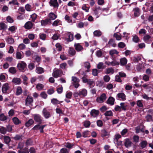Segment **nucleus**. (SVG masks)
Wrapping results in <instances>:
<instances>
[{"label":"nucleus","mask_w":153,"mask_h":153,"mask_svg":"<svg viewBox=\"0 0 153 153\" xmlns=\"http://www.w3.org/2000/svg\"><path fill=\"white\" fill-rule=\"evenodd\" d=\"M132 40L134 42L137 43L139 42L140 39L137 36L134 35L132 36Z\"/></svg>","instance_id":"43"},{"label":"nucleus","mask_w":153,"mask_h":153,"mask_svg":"<svg viewBox=\"0 0 153 153\" xmlns=\"http://www.w3.org/2000/svg\"><path fill=\"white\" fill-rule=\"evenodd\" d=\"M120 108L122 110L126 111L127 109V105L124 102H121L120 103Z\"/></svg>","instance_id":"28"},{"label":"nucleus","mask_w":153,"mask_h":153,"mask_svg":"<svg viewBox=\"0 0 153 153\" xmlns=\"http://www.w3.org/2000/svg\"><path fill=\"white\" fill-rule=\"evenodd\" d=\"M121 136L120 134H116L114 136V142H117L118 139L121 138Z\"/></svg>","instance_id":"47"},{"label":"nucleus","mask_w":153,"mask_h":153,"mask_svg":"<svg viewBox=\"0 0 153 153\" xmlns=\"http://www.w3.org/2000/svg\"><path fill=\"white\" fill-rule=\"evenodd\" d=\"M23 137L22 135H16L14 137V139L16 140H19L22 139Z\"/></svg>","instance_id":"53"},{"label":"nucleus","mask_w":153,"mask_h":153,"mask_svg":"<svg viewBox=\"0 0 153 153\" xmlns=\"http://www.w3.org/2000/svg\"><path fill=\"white\" fill-rule=\"evenodd\" d=\"M110 79V77L108 75H105L103 77V79L105 82H108Z\"/></svg>","instance_id":"63"},{"label":"nucleus","mask_w":153,"mask_h":153,"mask_svg":"<svg viewBox=\"0 0 153 153\" xmlns=\"http://www.w3.org/2000/svg\"><path fill=\"white\" fill-rule=\"evenodd\" d=\"M108 45H109V47L112 46L113 47H115L116 45V44L115 43V41L113 39H110L108 42Z\"/></svg>","instance_id":"19"},{"label":"nucleus","mask_w":153,"mask_h":153,"mask_svg":"<svg viewBox=\"0 0 153 153\" xmlns=\"http://www.w3.org/2000/svg\"><path fill=\"white\" fill-rule=\"evenodd\" d=\"M49 4L51 6H53L54 8H58L59 4L57 0H50Z\"/></svg>","instance_id":"10"},{"label":"nucleus","mask_w":153,"mask_h":153,"mask_svg":"<svg viewBox=\"0 0 153 153\" xmlns=\"http://www.w3.org/2000/svg\"><path fill=\"white\" fill-rule=\"evenodd\" d=\"M37 15L35 13H33L31 15L30 17L32 19V21L33 22H35L37 18Z\"/></svg>","instance_id":"60"},{"label":"nucleus","mask_w":153,"mask_h":153,"mask_svg":"<svg viewBox=\"0 0 153 153\" xmlns=\"http://www.w3.org/2000/svg\"><path fill=\"white\" fill-rule=\"evenodd\" d=\"M34 123V121L32 119H30L25 123V125L27 127H29L33 125Z\"/></svg>","instance_id":"20"},{"label":"nucleus","mask_w":153,"mask_h":153,"mask_svg":"<svg viewBox=\"0 0 153 153\" xmlns=\"http://www.w3.org/2000/svg\"><path fill=\"white\" fill-rule=\"evenodd\" d=\"M25 105L28 106L30 105H32V104L33 102V98L30 95H28L25 99Z\"/></svg>","instance_id":"8"},{"label":"nucleus","mask_w":153,"mask_h":153,"mask_svg":"<svg viewBox=\"0 0 153 153\" xmlns=\"http://www.w3.org/2000/svg\"><path fill=\"white\" fill-rule=\"evenodd\" d=\"M0 132L2 134H5L6 133L7 129L4 127H1L0 128Z\"/></svg>","instance_id":"52"},{"label":"nucleus","mask_w":153,"mask_h":153,"mask_svg":"<svg viewBox=\"0 0 153 153\" xmlns=\"http://www.w3.org/2000/svg\"><path fill=\"white\" fill-rule=\"evenodd\" d=\"M27 64L23 61H20L17 64V67L18 70L21 71H23L26 68Z\"/></svg>","instance_id":"4"},{"label":"nucleus","mask_w":153,"mask_h":153,"mask_svg":"<svg viewBox=\"0 0 153 153\" xmlns=\"http://www.w3.org/2000/svg\"><path fill=\"white\" fill-rule=\"evenodd\" d=\"M84 65L85 67L87 69V72H89V69L91 67L90 63L88 62H85L84 63Z\"/></svg>","instance_id":"48"},{"label":"nucleus","mask_w":153,"mask_h":153,"mask_svg":"<svg viewBox=\"0 0 153 153\" xmlns=\"http://www.w3.org/2000/svg\"><path fill=\"white\" fill-rule=\"evenodd\" d=\"M22 92V90L20 87H18L16 89V94L17 95H20Z\"/></svg>","instance_id":"46"},{"label":"nucleus","mask_w":153,"mask_h":153,"mask_svg":"<svg viewBox=\"0 0 153 153\" xmlns=\"http://www.w3.org/2000/svg\"><path fill=\"white\" fill-rule=\"evenodd\" d=\"M132 142L130 140L128 139H126L125 140L124 143L125 146L127 147L128 148L131 146Z\"/></svg>","instance_id":"21"},{"label":"nucleus","mask_w":153,"mask_h":153,"mask_svg":"<svg viewBox=\"0 0 153 153\" xmlns=\"http://www.w3.org/2000/svg\"><path fill=\"white\" fill-rule=\"evenodd\" d=\"M94 35L96 36H100L102 35V32L100 30H95L94 32Z\"/></svg>","instance_id":"39"},{"label":"nucleus","mask_w":153,"mask_h":153,"mask_svg":"<svg viewBox=\"0 0 153 153\" xmlns=\"http://www.w3.org/2000/svg\"><path fill=\"white\" fill-rule=\"evenodd\" d=\"M114 72V70L112 68H107L106 70V74H113Z\"/></svg>","instance_id":"44"},{"label":"nucleus","mask_w":153,"mask_h":153,"mask_svg":"<svg viewBox=\"0 0 153 153\" xmlns=\"http://www.w3.org/2000/svg\"><path fill=\"white\" fill-rule=\"evenodd\" d=\"M7 28V26L3 23H0V30L5 29Z\"/></svg>","instance_id":"55"},{"label":"nucleus","mask_w":153,"mask_h":153,"mask_svg":"<svg viewBox=\"0 0 153 153\" xmlns=\"http://www.w3.org/2000/svg\"><path fill=\"white\" fill-rule=\"evenodd\" d=\"M35 64L33 63H30L28 64V68L29 70H31L34 68Z\"/></svg>","instance_id":"62"},{"label":"nucleus","mask_w":153,"mask_h":153,"mask_svg":"<svg viewBox=\"0 0 153 153\" xmlns=\"http://www.w3.org/2000/svg\"><path fill=\"white\" fill-rule=\"evenodd\" d=\"M59 68L62 69L66 70L68 68V65L66 62L61 63L59 65Z\"/></svg>","instance_id":"25"},{"label":"nucleus","mask_w":153,"mask_h":153,"mask_svg":"<svg viewBox=\"0 0 153 153\" xmlns=\"http://www.w3.org/2000/svg\"><path fill=\"white\" fill-rule=\"evenodd\" d=\"M119 52L115 49H112L109 51V54L111 56H113L114 54H118Z\"/></svg>","instance_id":"42"},{"label":"nucleus","mask_w":153,"mask_h":153,"mask_svg":"<svg viewBox=\"0 0 153 153\" xmlns=\"http://www.w3.org/2000/svg\"><path fill=\"white\" fill-rule=\"evenodd\" d=\"M41 97L44 99H46L47 98L48 95L46 92L45 91L42 92L40 94Z\"/></svg>","instance_id":"58"},{"label":"nucleus","mask_w":153,"mask_h":153,"mask_svg":"<svg viewBox=\"0 0 153 153\" xmlns=\"http://www.w3.org/2000/svg\"><path fill=\"white\" fill-rule=\"evenodd\" d=\"M99 113V111L96 110H92L91 112V115L94 117L98 116Z\"/></svg>","instance_id":"30"},{"label":"nucleus","mask_w":153,"mask_h":153,"mask_svg":"<svg viewBox=\"0 0 153 153\" xmlns=\"http://www.w3.org/2000/svg\"><path fill=\"white\" fill-rule=\"evenodd\" d=\"M90 124L91 123L88 120H86L83 123V125L86 128L89 127Z\"/></svg>","instance_id":"57"},{"label":"nucleus","mask_w":153,"mask_h":153,"mask_svg":"<svg viewBox=\"0 0 153 153\" xmlns=\"http://www.w3.org/2000/svg\"><path fill=\"white\" fill-rule=\"evenodd\" d=\"M43 116L46 119H48L51 116L50 112L45 108H44L42 111Z\"/></svg>","instance_id":"9"},{"label":"nucleus","mask_w":153,"mask_h":153,"mask_svg":"<svg viewBox=\"0 0 153 153\" xmlns=\"http://www.w3.org/2000/svg\"><path fill=\"white\" fill-rule=\"evenodd\" d=\"M36 71L38 74H41L44 72V69L41 67H36Z\"/></svg>","instance_id":"26"},{"label":"nucleus","mask_w":153,"mask_h":153,"mask_svg":"<svg viewBox=\"0 0 153 153\" xmlns=\"http://www.w3.org/2000/svg\"><path fill=\"white\" fill-rule=\"evenodd\" d=\"M73 93L71 92H67L65 95L66 98L70 99L71 98Z\"/></svg>","instance_id":"50"},{"label":"nucleus","mask_w":153,"mask_h":153,"mask_svg":"<svg viewBox=\"0 0 153 153\" xmlns=\"http://www.w3.org/2000/svg\"><path fill=\"white\" fill-rule=\"evenodd\" d=\"M127 62V60L125 57H123L120 59V63L121 65L124 66L126 65Z\"/></svg>","instance_id":"22"},{"label":"nucleus","mask_w":153,"mask_h":153,"mask_svg":"<svg viewBox=\"0 0 153 153\" xmlns=\"http://www.w3.org/2000/svg\"><path fill=\"white\" fill-rule=\"evenodd\" d=\"M134 15L135 16H138L140 15L139 9L138 8H135L134 9Z\"/></svg>","instance_id":"41"},{"label":"nucleus","mask_w":153,"mask_h":153,"mask_svg":"<svg viewBox=\"0 0 153 153\" xmlns=\"http://www.w3.org/2000/svg\"><path fill=\"white\" fill-rule=\"evenodd\" d=\"M108 134V132L105 130L103 129L101 131V136L102 137L106 136Z\"/></svg>","instance_id":"54"},{"label":"nucleus","mask_w":153,"mask_h":153,"mask_svg":"<svg viewBox=\"0 0 153 153\" xmlns=\"http://www.w3.org/2000/svg\"><path fill=\"white\" fill-rule=\"evenodd\" d=\"M68 53L70 56H72L75 55L76 51L73 48L70 47L68 50Z\"/></svg>","instance_id":"14"},{"label":"nucleus","mask_w":153,"mask_h":153,"mask_svg":"<svg viewBox=\"0 0 153 153\" xmlns=\"http://www.w3.org/2000/svg\"><path fill=\"white\" fill-rule=\"evenodd\" d=\"M6 42L9 44H12L14 42V39L11 37L8 38L6 39Z\"/></svg>","instance_id":"33"},{"label":"nucleus","mask_w":153,"mask_h":153,"mask_svg":"<svg viewBox=\"0 0 153 153\" xmlns=\"http://www.w3.org/2000/svg\"><path fill=\"white\" fill-rule=\"evenodd\" d=\"M61 22L59 20L57 19L54 21L52 23V25L53 26H56L61 24Z\"/></svg>","instance_id":"40"},{"label":"nucleus","mask_w":153,"mask_h":153,"mask_svg":"<svg viewBox=\"0 0 153 153\" xmlns=\"http://www.w3.org/2000/svg\"><path fill=\"white\" fill-rule=\"evenodd\" d=\"M9 88V85L7 83L3 84L2 87V91L3 93H6Z\"/></svg>","instance_id":"11"},{"label":"nucleus","mask_w":153,"mask_h":153,"mask_svg":"<svg viewBox=\"0 0 153 153\" xmlns=\"http://www.w3.org/2000/svg\"><path fill=\"white\" fill-rule=\"evenodd\" d=\"M87 94V90L85 89H82L79 90L78 92H75L74 93L73 95L75 97H77L79 96L81 97H85Z\"/></svg>","instance_id":"1"},{"label":"nucleus","mask_w":153,"mask_h":153,"mask_svg":"<svg viewBox=\"0 0 153 153\" xmlns=\"http://www.w3.org/2000/svg\"><path fill=\"white\" fill-rule=\"evenodd\" d=\"M13 123L16 125H18L21 123V121L17 117H15L12 118Z\"/></svg>","instance_id":"31"},{"label":"nucleus","mask_w":153,"mask_h":153,"mask_svg":"<svg viewBox=\"0 0 153 153\" xmlns=\"http://www.w3.org/2000/svg\"><path fill=\"white\" fill-rule=\"evenodd\" d=\"M44 87V85L41 83L37 84L36 86V88L38 91H40L42 90Z\"/></svg>","instance_id":"34"},{"label":"nucleus","mask_w":153,"mask_h":153,"mask_svg":"<svg viewBox=\"0 0 153 153\" xmlns=\"http://www.w3.org/2000/svg\"><path fill=\"white\" fill-rule=\"evenodd\" d=\"M117 96L119 99L123 101H125L126 100V95L123 93H120L117 94Z\"/></svg>","instance_id":"15"},{"label":"nucleus","mask_w":153,"mask_h":153,"mask_svg":"<svg viewBox=\"0 0 153 153\" xmlns=\"http://www.w3.org/2000/svg\"><path fill=\"white\" fill-rule=\"evenodd\" d=\"M50 22V19H47L45 20H42L41 22V25L45 26Z\"/></svg>","instance_id":"32"},{"label":"nucleus","mask_w":153,"mask_h":153,"mask_svg":"<svg viewBox=\"0 0 153 153\" xmlns=\"http://www.w3.org/2000/svg\"><path fill=\"white\" fill-rule=\"evenodd\" d=\"M48 16L50 20H54L57 17V15L52 12H51L49 13Z\"/></svg>","instance_id":"24"},{"label":"nucleus","mask_w":153,"mask_h":153,"mask_svg":"<svg viewBox=\"0 0 153 153\" xmlns=\"http://www.w3.org/2000/svg\"><path fill=\"white\" fill-rule=\"evenodd\" d=\"M32 116L36 122L39 123V124H41L42 123L43 121L42 117L40 115L34 114Z\"/></svg>","instance_id":"6"},{"label":"nucleus","mask_w":153,"mask_h":153,"mask_svg":"<svg viewBox=\"0 0 153 153\" xmlns=\"http://www.w3.org/2000/svg\"><path fill=\"white\" fill-rule=\"evenodd\" d=\"M34 24L30 21L27 22L25 25V28L27 29H30L32 28Z\"/></svg>","instance_id":"12"},{"label":"nucleus","mask_w":153,"mask_h":153,"mask_svg":"<svg viewBox=\"0 0 153 153\" xmlns=\"http://www.w3.org/2000/svg\"><path fill=\"white\" fill-rule=\"evenodd\" d=\"M143 40L145 42L147 43H149L152 41L151 36L148 35H147L144 36Z\"/></svg>","instance_id":"17"},{"label":"nucleus","mask_w":153,"mask_h":153,"mask_svg":"<svg viewBox=\"0 0 153 153\" xmlns=\"http://www.w3.org/2000/svg\"><path fill=\"white\" fill-rule=\"evenodd\" d=\"M74 47L75 50L78 52L82 51L83 50V48L80 44L75 43Z\"/></svg>","instance_id":"13"},{"label":"nucleus","mask_w":153,"mask_h":153,"mask_svg":"<svg viewBox=\"0 0 153 153\" xmlns=\"http://www.w3.org/2000/svg\"><path fill=\"white\" fill-rule=\"evenodd\" d=\"M67 36L68 37V40L69 41H71L73 39V35L71 33H68L67 34Z\"/></svg>","instance_id":"45"},{"label":"nucleus","mask_w":153,"mask_h":153,"mask_svg":"<svg viewBox=\"0 0 153 153\" xmlns=\"http://www.w3.org/2000/svg\"><path fill=\"white\" fill-rule=\"evenodd\" d=\"M72 84L74 87L76 88H77L79 85V84L80 81L79 79L76 77L73 76L72 77Z\"/></svg>","instance_id":"7"},{"label":"nucleus","mask_w":153,"mask_h":153,"mask_svg":"<svg viewBox=\"0 0 153 153\" xmlns=\"http://www.w3.org/2000/svg\"><path fill=\"white\" fill-rule=\"evenodd\" d=\"M4 140L6 144L9 143L11 140L10 138L9 137L6 136H4Z\"/></svg>","instance_id":"38"},{"label":"nucleus","mask_w":153,"mask_h":153,"mask_svg":"<svg viewBox=\"0 0 153 153\" xmlns=\"http://www.w3.org/2000/svg\"><path fill=\"white\" fill-rule=\"evenodd\" d=\"M88 25V23L86 22H80L78 24L77 27L79 28H82L84 26H87Z\"/></svg>","instance_id":"27"},{"label":"nucleus","mask_w":153,"mask_h":153,"mask_svg":"<svg viewBox=\"0 0 153 153\" xmlns=\"http://www.w3.org/2000/svg\"><path fill=\"white\" fill-rule=\"evenodd\" d=\"M134 142L137 143L139 142V137L137 135H134L133 137Z\"/></svg>","instance_id":"59"},{"label":"nucleus","mask_w":153,"mask_h":153,"mask_svg":"<svg viewBox=\"0 0 153 153\" xmlns=\"http://www.w3.org/2000/svg\"><path fill=\"white\" fill-rule=\"evenodd\" d=\"M17 27L16 26H13L10 27L8 30L9 31L11 32L12 33H14L15 31V30L17 29Z\"/></svg>","instance_id":"36"},{"label":"nucleus","mask_w":153,"mask_h":153,"mask_svg":"<svg viewBox=\"0 0 153 153\" xmlns=\"http://www.w3.org/2000/svg\"><path fill=\"white\" fill-rule=\"evenodd\" d=\"M9 71L10 73L14 74L16 73L17 71L15 68L12 67L9 68Z\"/></svg>","instance_id":"37"},{"label":"nucleus","mask_w":153,"mask_h":153,"mask_svg":"<svg viewBox=\"0 0 153 153\" xmlns=\"http://www.w3.org/2000/svg\"><path fill=\"white\" fill-rule=\"evenodd\" d=\"M82 80L84 83H87L90 88L93 87L95 85L94 82V81L91 79H88L85 76L82 77Z\"/></svg>","instance_id":"3"},{"label":"nucleus","mask_w":153,"mask_h":153,"mask_svg":"<svg viewBox=\"0 0 153 153\" xmlns=\"http://www.w3.org/2000/svg\"><path fill=\"white\" fill-rule=\"evenodd\" d=\"M65 19L67 22L68 23L72 24L73 23V21L71 18L67 15H66L65 17Z\"/></svg>","instance_id":"23"},{"label":"nucleus","mask_w":153,"mask_h":153,"mask_svg":"<svg viewBox=\"0 0 153 153\" xmlns=\"http://www.w3.org/2000/svg\"><path fill=\"white\" fill-rule=\"evenodd\" d=\"M56 47L57 50L61 51L62 50V46L59 43H58L56 44Z\"/></svg>","instance_id":"61"},{"label":"nucleus","mask_w":153,"mask_h":153,"mask_svg":"<svg viewBox=\"0 0 153 153\" xmlns=\"http://www.w3.org/2000/svg\"><path fill=\"white\" fill-rule=\"evenodd\" d=\"M115 101V99L112 97H110L106 101V103L111 105H114Z\"/></svg>","instance_id":"16"},{"label":"nucleus","mask_w":153,"mask_h":153,"mask_svg":"<svg viewBox=\"0 0 153 153\" xmlns=\"http://www.w3.org/2000/svg\"><path fill=\"white\" fill-rule=\"evenodd\" d=\"M63 74L62 71L60 69H54L52 73V76L56 78L61 77Z\"/></svg>","instance_id":"2"},{"label":"nucleus","mask_w":153,"mask_h":153,"mask_svg":"<svg viewBox=\"0 0 153 153\" xmlns=\"http://www.w3.org/2000/svg\"><path fill=\"white\" fill-rule=\"evenodd\" d=\"M23 57V56L22 55L20 52L17 51L16 53V58L17 59H21Z\"/></svg>","instance_id":"29"},{"label":"nucleus","mask_w":153,"mask_h":153,"mask_svg":"<svg viewBox=\"0 0 153 153\" xmlns=\"http://www.w3.org/2000/svg\"><path fill=\"white\" fill-rule=\"evenodd\" d=\"M51 103L54 104L56 105L58 104H60L61 102L57 99L56 98H53L51 100Z\"/></svg>","instance_id":"49"},{"label":"nucleus","mask_w":153,"mask_h":153,"mask_svg":"<svg viewBox=\"0 0 153 153\" xmlns=\"http://www.w3.org/2000/svg\"><path fill=\"white\" fill-rule=\"evenodd\" d=\"M107 96L105 94L102 93L99 97H98L96 99V101L100 103H102L107 99Z\"/></svg>","instance_id":"5"},{"label":"nucleus","mask_w":153,"mask_h":153,"mask_svg":"<svg viewBox=\"0 0 153 153\" xmlns=\"http://www.w3.org/2000/svg\"><path fill=\"white\" fill-rule=\"evenodd\" d=\"M147 142L146 141H143L140 143V146L142 149L145 147L147 146Z\"/></svg>","instance_id":"56"},{"label":"nucleus","mask_w":153,"mask_h":153,"mask_svg":"<svg viewBox=\"0 0 153 153\" xmlns=\"http://www.w3.org/2000/svg\"><path fill=\"white\" fill-rule=\"evenodd\" d=\"M106 116H110L113 115V113L111 111H106L104 114Z\"/></svg>","instance_id":"64"},{"label":"nucleus","mask_w":153,"mask_h":153,"mask_svg":"<svg viewBox=\"0 0 153 153\" xmlns=\"http://www.w3.org/2000/svg\"><path fill=\"white\" fill-rule=\"evenodd\" d=\"M12 82L15 85H19L21 83V80L20 78H14L12 80Z\"/></svg>","instance_id":"18"},{"label":"nucleus","mask_w":153,"mask_h":153,"mask_svg":"<svg viewBox=\"0 0 153 153\" xmlns=\"http://www.w3.org/2000/svg\"><path fill=\"white\" fill-rule=\"evenodd\" d=\"M7 117L5 116L3 114H0V120L2 121H4L7 120Z\"/></svg>","instance_id":"51"},{"label":"nucleus","mask_w":153,"mask_h":153,"mask_svg":"<svg viewBox=\"0 0 153 153\" xmlns=\"http://www.w3.org/2000/svg\"><path fill=\"white\" fill-rule=\"evenodd\" d=\"M145 119L147 122H150L153 120L152 115H149V114H147L146 116L145 117Z\"/></svg>","instance_id":"35"}]
</instances>
